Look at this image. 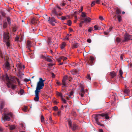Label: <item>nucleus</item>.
<instances>
[{"label": "nucleus", "instance_id": "obj_1", "mask_svg": "<svg viewBox=\"0 0 132 132\" xmlns=\"http://www.w3.org/2000/svg\"><path fill=\"white\" fill-rule=\"evenodd\" d=\"M61 11V8L59 6H56L55 7L52 11V14L56 16L58 18H59V16H61L62 14V13H59Z\"/></svg>", "mask_w": 132, "mask_h": 132}, {"label": "nucleus", "instance_id": "obj_2", "mask_svg": "<svg viewBox=\"0 0 132 132\" xmlns=\"http://www.w3.org/2000/svg\"><path fill=\"white\" fill-rule=\"evenodd\" d=\"M44 81L45 80H43L42 78H39V81L37 83L36 90L40 92V89H42L44 86Z\"/></svg>", "mask_w": 132, "mask_h": 132}, {"label": "nucleus", "instance_id": "obj_3", "mask_svg": "<svg viewBox=\"0 0 132 132\" xmlns=\"http://www.w3.org/2000/svg\"><path fill=\"white\" fill-rule=\"evenodd\" d=\"M2 115V122L3 123H4L5 121H9L10 120V117L12 116L11 113L6 114L4 112V115L3 114Z\"/></svg>", "mask_w": 132, "mask_h": 132}, {"label": "nucleus", "instance_id": "obj_4", "mask_svg": "<svg viewBox=\"0 0 132 132\" xmlns=\"http://www.w3.org/2000/svg\"><path fill=\"white\" fill-rule=\"evenodd\" d=\"M67 121L69 128L72 129V130H75L77 128V125L75 124H72L70 119H68L67 120Z\"/></svg>", "mask_w": 132, "mask_h": 132}, {"label": "nucleus", "instance_id": "obj_5", "mask_svg": "<svg viewBox=\"0 0 132 132\" xmlns=\"http://www.w3.org/2000/svg\"><path fill=\"white\" fill-rule=\"evenodd\" d=\"M17 80V82H18V83L19 84V85L20 84V81L19 80V79L18 78H16V79H13V78H11L10 79V80L11 82L12 86H14L15 87V88L14 89H13L12 88V87L11 86L10 87H8V88H11L13 90H14L16 88V85H14V84H16V81Z\"/></svg>", "mask_w": 132, "mask_h": 132}, {"label": "nucleus", "instance_id": "obj_6", "mask_svg": "<svg viewBox=\"0 0 132 132\" xmlns=\"http://www.w3.org/2000/svg\"><path fill=\"white\" fill-rule=\"evenodd\" d=\"M48 22L53 26L55 25V23H57V21L53 17H48Z\"/></svg>", "mask_w": 132, "mask_h": 132}, {"label": "nucleus", "instance_id": "obj_7", "mask_svg": "<svg viewBox=\"0 0 132 132\" xmlns=\"http://www.w3.org/2000/svg\"><path fill=\"white\" fill-rule=\"evenodd\" d=\"M6 80L7 81L6 85L8 87H10L12 86L13 89L15 88L14 86H12L11 82L10 79L9 77L7 75L5 76Z\"/></svg>", "mask_w": 132, "mask_h": 132}, {"label": "nucleus", "instance_id": "obj_8", "mask_svg": "<svg viewBox=\"0 0 132 132\" xmlns=\"http://www.w3.org/2000/svg\"><path fill=\"white\" fill-rule=\"evenodd\" d=\"M9 33L8 32H4L3 41L4 42L9 40Z\"/></svg>", "mask_w": 132, "mask_h": 132}, {"label": "nucleus", "instance_id": "obj_9", "mask_svg": "<svg viewBox=\"0 0 132 132\" xmlns=\"http://www.w3.org/2000/svg\"><path fill=\"white\" fill-rule=\"evenodd\" d=\"M132 39V36L131 35H129L128 34L126 33L125 34L124 37V39L123 40V42H125L128 41Z\"/></svg>", "mask_w": 132, "mask_h": 132}, {"label": "nucleus", "instance_id": "obj_10", "mask_svg": "<svg viewBox=\"0 0 132 132\" xmlns=\"http://www.w3.org/2000/svg\"><path fill=\"white\" fill-rule=\"evenodd\" d=\"M3 68L4 69L8 70L10 69V64L8 61H6L3 65Z\"/></svg>", "mask_w": 132, "mask_h": 132}, {"label": "nucleus", "instance_id": "obj_11", "mask_svg": "<svg viewBox=\"0 0 132 132\" xmlns=\"http://www.w3.org/2000/svg\"><path fill=\"white\" fill-rule=\"evenodd\" d=\"M68 79V77L67 76H65L63 77L62 80V84L63 85V87H65L66 86V85L68 84V82L67 81Z\"/></svg>", "mask_w": 132, "mask_h": 132}, {"label": "nucleus", "instance_id": "obj_12", "mask_svg": "<svg viewBox=\"0 0 132 132\" xmlns=\"http://www.w3.org/2000/svg\"><path fill=\"white\" fill-rule=\"evenodd\" d=\"M39 91H38L37 90L35 91V96L34 98V100L36 101H39Z\"/></svg>", "mask_w": 132, "mask_h": 132}, {"label": "nucleus", "instance_id": "obj_13", "mask_svg": "<svg viewBox=\"0 0 132 132\" xmlns=\"http://www.w3.org/2000/svg\"><path fill=\"white\" fill-rule=\"evenodd\" d=\"M16 66L18 69L19 71H20V70L22 69H24V65H23L21 64H18L16 65Z\"/></svg>", "mask_w": 132, "mask_h": 132}, {"label": "nucleus", "instance_id": "obj_14", "mask_svg": "<svg viewBox=\"0 0 132 132\" xmlns=\"http://www.w3.org/2000/svg\"><path fill=\"white\" fill-rule=\"evenodd\" d=\"M94 60V58L93 57L90 56V60L88 61V62L89 64L91 65H93V61Z\"/></svg>", "mask_w": 132, "mask_h": 132}, {"label": "nucleus", "instance_id": "obj_15", "mask_svg": "<svg viewBox=\"0 0 132 132\" xmlns=\"http://www.w3.org/2000/svg\"><path fill=\"white\" fill-rule=\"evenodd\" d=\"M31 46V43L29 41H28L27 42V48L30 51V48Z\"/></svg>", "mask_w": 132, "mask_h": 132}, {"label": "nucleus", "instance_id": "obj_16", "mask_svg": "<svg viewBox=\"0 0 132 132\" xmlns=\"http://www.w3.org/2000/svg\"><path fill=\"white\" fill-rule=\"evenodd\" d=\"M38 22L37 20L35 18H33L31 20V23L33 24L37 23Z\"/></svg>", "mask_w": 132, "mask_h": 132}, {"label": "nucleus", "instance_id": "obj_17", "mask_svg": "<svg viewBox=\"0 0 132 132\" xmlns=\"http://www.w3.org/2000/svg\"><path fill=\"white\" fill-rule=\"evenodd\" d=\"M101 116L100 114L97 115L96 117L95 118V119L96 122L97 124L98 125H100L99 123L100 122H99V119L100 118L99 116Z\"/></svg>", "mask_w": 132, "mask_h": 132}, {"label": "nucleus", "instance_id": "obj_18", "mask_svg": "<svg viewBox=\"0 0 132 132\" xmlns=\"http://www.w3.org/2000/svg\"><path fill=\"white\" fill-rule=\"evenodd\" d=\"M20 125L21 127V129H20V132H26L24 131H22V130H21V128H22L24 130H25V127L24 124L23 123H20Z\"/></svg>", "mask_w": 132, "mask_h": 132}, {"label": "nucleus", "instance_id": "obj_19", "mask_svg": "<svg viewBox=\"0 0 132 132\" xmlns=\"http://www.w3.org/2000/svg\"><path fill=\"white\" fill-rule=\"evenodd\" d=\"M85 93V91L83 88H82L81 89L79 94L82 97H83L84 94Z\"/></svg>", "mask_w": 132, "mask_h": 132}, {"label": "nucleus", "instance_id": "obj_20", "mask_svg": "<svg viewBox=\"0 0 132 132\" xmlns=\"http://www.w3.org/2000/svg\"><path fill=\"white\" fill-rule=\"evenodd\" d=\"M100 115L102 117L105 116V119H108L109 118V117L108 116V114L107 113H104L103 114H100Z\"/></svg>", "mask_w": 132, "mask_h": 132}, {"label": "nucleus", "instance_id": "obj_21", "mask_svg": "<svg viewBox=\"0 0 132 132\" xmlns=\"http://www.w3.org/2000/svg\"><path fill=\"white\" fill-rule=\"evenodd\" d=\"M111 76L112 78H113L116 76V72L114 71H113L110 73Z\"/></svg>", "mask_w": 132, "mask_h": 132}, {"label": "nucleus", "instance_id": "obj_22", "mask_svg": "<svg viewBox=\"0 0 132 132\" xmlns=\"http://www.w3.org/2000/svg\"><path fill=\"white\" fill-rule=\"evenodd\" d=\"M4 105V102L3 101H1L0 104V108L1 110H2L3 108Z\"/></svg>", "mask_w": 132, "mask_h": 132}, {"label": "nucleus", "instance_id": "obj_23", "mask_svg": "<svg viewBox=\"0 0 132 132\" xmlns=\"http://www.w3.org/2000/svg\"><path fill=\"white\" fill-rule=\"evenodd\" d=\"M112 28L111 27H110L109 30H108L107 31L104 32V34L105 35H108L109 32L112 29Z\"/></svg>", "mask_w": 132, "mask_h": 132}, {"label": "nucleus", "instance_id": "obj_24", "mask_svg": "<svg viewBox=\"0 0 132 132\" xmlns=\"http://www.w3.org/2000/svg\"><path fill=\"white\" fill-rule=\"evenodd\" d=\"M6 127H9L10 128V129L11 130H12L14 129L15 128V127L14 126H10L9 125H8L7 126H6Z\"/></svg>", "mask_w": 132, "mask_h": 132}, {"label": "nucleus", "instance_id": "obj_25", "mask_svg": "<svg viewBox=\"0 0 132 132\" xmlns=\"http://www.w3.org/2000/svg\"><path fill=\"white\" fill-rule=\"evenodd\" d=\"M66 45V43L65 42H63L61 45V49H63Z\"/></svg>", "mask_w": 132, "mask_h": 132}, {"label": "nucleus", "instance_id": "obj_26", "mask_svg": "<svg viewBox=\"0 0 132 132\" xmlns=\"http://www.w3.org/2000/svg\"><path fill=\"white\" fill-rule=\"evenodd\" d=\"M52 41L51 40V38L49 37L48 38V45L51 44L52 43Z\"/></svg>", "mask_w": 132, "mask_h": 132}, {"label": "nucleus", "instance_id": "obj_27", "mask_svg": "<svg viewBox=\"0 0 132 132\" xmlns=\"http://www.w3.org/2000/svg\"><path fill=\"white\" fill-rule=\"evenodd\" d=\"M59 19H61L62 20H64L67 19V17L66 16H62L60 18H59Z\"/></svg>", "mask_w": 132, "mask_h": 132}, {"label": "nucleus", "instance_id": "obj_28", "mask_svg": "<svg viewBox=\"0 0 132 132\" xmlns=\"http://www.w3.org/2000/svg\"><path fill=\"white\" fill-rule=\"evenodd\" d=\"M46 60L48 61V62H53V61L52 60L51 58H46Z\"/></svg>", "mask_w": 132, "mask_h": 132}, {"label": "nucleus", "instance_id": "obj_29", "mask_svg": "<svg viewBox=\"0 0 132 132\" xmlns=\"http://www.w3.org/2000/svg\"><path fill=\"white\" fill-rule=\"evenodd\" d=\"M86 13L83 12H82L81 13V16L83 18L86 17Z\"/></svg>", "mask_w": 132, "mask_h": 132}, {"label": "nucleus", "instance_id": "obj_30", "mask_svg": "<svg viewBox=\"0 0 132 132\" xmlns=\"http://www.w3.org/2000/svg\"><path fill=\"white\" fill-rule=\"evenodd\" d=\"M117 18L118 20V21L120 22L121 20V17L120 15H118L117 16Z\"/></svg>", "mask_w": 132, "mask_h": 132}, {"label": "nucleus", "instance_id": "obj_31", "mask_svg": "<svg viewBox=\"0 0 132 132\" xmlns=\"http://www.w3.org/2000/svg\"><path fill=\"white\" fill-rule=\"evenodd\" d=\"M7 25V23L6 22H5L3 24V27L4 28H6Z\"/></svg>", "mask_w": 132, "mask_h": 132}, {"label": "nucleus", "instance_id": "obj_32", "mask_svg": "<svg viewBox=\"0 0 132 132\" xmlns=\"http://www.w3.org/2000/svg\"><path fill=\"white\" fill-rule=\"evenodd\" d=\"M129 92V90L127 89H125L124 90V93L127 95L128 94Z\"/></svg>", "mask_w": 132, "mask_h": 132}, {"label": "nucleus", "instance_id": "obj_33", "mask_svg": "<svg viewBox=\"0 0 132 132\" xmlns=\"http://www.w3.org/2000/svg\"><path fill=\"white\" fill-rule=\"evenodd\" d=\"M7 20L9 24L10 25L11 24V20L10 18L9 17H7Z\"/></svg>", "mask_w": 132, "mask_h": 132}, {"label": "nucleus", "instance_id": "obj_34", "mask_svg": "<svg viewBox=\"0 0 132 132\" xmlns=\"http://www.w3.org/2000/svg\"><path fill=\"white\" fill-rule=\"evenodd\" d=\"M95 29L96 30H98L100 29V28L97 25H95L94 27Z\"/></svg>", "mask_w": 132, "mask_h": 132}, {"label": "nucleus", "instance_id": "obj_35", "mask_svg": "<svg viewBox=\"0 0 132 132\" xmlns=\"http://www.w3.org/2000/svg\"><path fill=\"white\" fill-rule=\"evenodd\" d=\"M24 90L22 89H21L19 91V93L20 95H22L24 93Z\"/></svg>", "mask_w": 132, "mask_h": 132}, {"label": "nucleus", "instance_id": "obj_36", "mask_svg": "<svg viewBox=\"0 0 132 132\" xmlns=\"http://www.w3.org/2000/svg\"><path fill=\"white\" fill-rule=\"evenodd\" d=\"M72 23L71 21L70 20H68L67 21V24L69 26H70Z\"/></svg>", "mask_w": 132, "mask_h": 132}, {"label": "nucleus", "instance_id": "obj_37", "mask_svg": "<svg viewBox=\"0 0 132 132\" xmlns=\"http://www.w3.org/2000/svg\"><path fill=\"white\" fill-rule=\"evenodd\" d=\"M84 23V22L83 21H81L80 23L79 24V27H81L82 26V24H83Z\"/></svg>", "mask_w": 132, "mask_h": 132}, {"label": "nucleus", "instance_id": "obj_38", "mask_svg": "<svg viewBox=\"0 0 132 132\" xmlns=\"http://www.w3.org/2000/svg\"><path fill=\"white\" fill-rule=\"evenodd\" d=\"M6 46L8 47H10V44L9 42V40L6 41Z\"/></svg>", "mask_w": 132, "mask_h": 132}, {"label": "nucleus", "instance_id": "obj_39", "mask_svg": "<svg viewBox=\"0 0 132 132\" xmlns=\"http://www.w3.org/2000/svg\"><path fill=\"white\" fill-rule=\"evenodd\" d=\"M44 118L43 116L42 115L41 118V122H43L44 121Z\"/></svg>", "mask_w": 132, "mask_h": 132}, {"label": "nucleus", "instance_id": "obj_40", "mask_svg": "<svg viewBox=\"0 0 132 132\" xmlns=\"http://www.w3.org/2000/svg\"><path fill=\"white\" fill-rule=\"evenodd\" d=\"M73 94V92L72 91H71L70 92V94L69 95L68 94V96H69V98H72V97H71V96Z\"/></svg>", "mask_w": 132, "mask_h": 132}, {"label": "nucleus", "instance_id": "obj_41", "mask_svg": "<svg viewBox=\"0 0 132 132\" xmlns=\"http://www.w3.org/2000/svg\"><path fill=\"white\" fill-rule=\"evenodd\" d=\"M56 94L57 96H61V98L62 97V94L61 93H60L59 92H57Z\"/></svg>", "mask_w": 132, "mask_h": 132}, {"label": "nucleus", "instance_id": "obj_42", "mask_svg": "<svg viewBox=\"0 0 132 132\" xmlns=\"http://www.w3.org/2000/svg\"><path fill=\"white\" fill-rule=\"evenodd\" d=\"M61 99L62 100L63 102L64 103H66L67 101L66 100L64 99L62 97L61 98Z\"/></svg>", "mask_w": 132, "mask_h": 132}, {"label": "nucleus", "instance_id": "obj_43", "mask_svg": "<svg viewBox=\"0 0 132 132\" xmlns=\"http://www.w3.org/2000/svg\"><path fill=\"white\" fill-rule=\"evenodd\" d=\"M123 72L121 69H120L119 71V74L121 76H122V75Z\"/></svg>", "mask_w": 132, "mask_h": 132}, {"label": "nucleus", "instance_id": "obj_44", "mask_svg": "<svg viewBox=\"0 0 132 132\" xmlns=\"http://www.w3.org/2000/svg\"><path fill=\"white\" fill-rule=\"evenodd\" d=\"M78 44H74L73 45V47L75 48H77L78 47Z\"/></svg>", "mask_w": 132, "mask_h": 132}, {"label": "nucleus", "instance_id": "obj_45", "mask_svg": "<svg viewBox=\"0 0 132 132\" xmlns=\"http://www.w3.org/2000/svg\"><path fill=\"white\" fill-rule=\"evenodd\" d=\"M53 109L54 110H58V108L56 106H55L53 108Z\"/></svg>", "mask_w": 132, "mask_h": 132}, {"label": "nucleus", "instance_id": "obj_46", "mask_svg": "<svg viewBox=\"0 0 132 132\" xmlns=\"http://www.w3.org/2000/svg\"><path fill=\"white\" fill-rule=\"evenodd\" d=\"M69 35V34H67V36L65 37V39L67 40H69V36L68 35Z\"/></svg>", "mask_w": 132, "mask_h": 132}, {"label": "nucleus", "instance_id": "obj_47", "mask_svg": "<svg viewBox=\"0 0 132 132\" xmlns=\"http://www.w3.org/2000/svg\"><path fill=\"white\" fill-rule=\"evenodd\" d=\"M120 12V11L119 10L117 9L116 10V13L117 14H118V15H119Z\"/></svg>", "mask_w": 132, "mask_h": 132}, {"label": "nucleus", "instance_id": "obj_48", "mask_svg": "<svg viewBox=\"0 0 132 132\" xmlns=\"http://www.w3.org/2000/svg\"><path fill=\"white\" fill-rule=\"evenodd\" d=\"M116 41L118 42H119L121 41V40L119 38L117 37L116 39Z\"/></svg>", "mask_w": 132, "mask_h": 132}, {"label": "nucleus", "instance_id": "obj_49", "mask_svg": "<svg viewBox=\"0 0 132 132\" xmlns=\"http://www.w3.org/2000/svg\"><path fill=\"white\" fill-rule=\"evenodd\" d=\"M27 106H25L23 109V111H24L26 112V111H27Z\"/></svg>", "mask_w": 132, "mask_h": 132}, {"label": "nucleus", "instance_id": "obj_50", "mask_svg": "<svg viewBox=\"0 0 132 132\" xmlns=\"http://www.w3.org/2000/svg\"><path fill=\"white\" fill-rule=\"evenodd\" d=\"M86 78L90 80L91 79V78H90V75H87V76L86 77Z\"/></svg>", "mask_w": 132, "mask_h": 132}, {"label": "nucleus", "instance_id": "obj_51", "mask_svg": "<svg viewBox=\"0 0 132 132\" xmlns=\"http://www.w3.org/2000/svg\"><path fill=\"white\" fill-rule=\"evenodd\" d=\"M95 2L94 1L92 2L91 5V6H93L94 5H95Z\"/></svg>", "mask_w": 132, "mask_h": 132}, {"label": "nucleus", "instance_id": "obj_52", "mask_svg": "<svg viewBox=\"0 0 132 132\" xmlns=\"http://www.w3.org/2000/svg\"><path fill=\"white\" fill-rule=\"evenodd\" d=\"M83 10V7L82 6H81V7L79 11V13L81 12Z\"/></svg>", "mask_w": 132, "mask_h": 132}, {"label": "nucleus", "instance_id": "obj_53", "mask_svg": "<svg viewBox=\"0 0 132 132\" xmlns=\"http://www.w3.org/2000/svg\"><path fill=\"white\" fill-rule=\"evenodd\" d=\"M54 65H55V64H52V63H50L48 64V65L49 67H52Z\"/></svg>", "mask_w": 132, "mask_h": 132}, {"label": "nucleus", "instance_id": "obj_54", "mask_svg": "<svg viewBox=\"0 0 132 132\" xmlns=\"http://www.w3.org/2000/svg\"><path fill=\"white\" fill-rule=\"evenodd\" d=\"M87 18V21L89 22H90L91 20V19L89 17H88Z\"/></svg>", "mask_w": 132, "mask_h": 132}, {"label": "nucleus", "instance_id": "obj_55", "mask_svg": "<svg viewBox=\"0 0 132 132\" xmlns=\"http://www.w3.org/2000/svg\"><path fill=\"white\" fill-rule=\"evenodd\" d=\"M99 18L101 20H104L103 17L102 16H100L99 17Z\"/></svg>", "mask_w": 132, "mask_h": 132}, {"label": "nucleus", "instance_id": "obj_56", "mask_svg": "<svg viewBox=\"0 0 132 132\" xmlns=\"http://www.w3.org/2000/svg\"><path fill=\"white\" fill-rule=\"evenodd\" d=\"M19 37L18 36H16L15 38V40L16 41H18L19 40Z\"/></svg>", "mask_w": 132, "mask_h": 132}, {"label": "nucleus", "instance_id": "obj_57", "mask_svg": "<svg viewBox=\"0 0 132 132\" xmlns=\"http://www.w3.org/2000/svg\"><path fill=\"white\" fill-rule=\"evenodd\" d=\"M49 120L50 121V122H52V118L51 116H50L49 117Z\"/></svg>", "mask_w": 132, "mask_h": 132}, {"label": "nucleus", "instance_id": "obj_58", "mask_svg": "<svg viewBox=\"0 0 132 132\" xmlns=\"http://www.w3.org/2000/svg\"><path fill=\"white\" fill-rule=\"evenodd\" d=\"M93 28H90L88 29V31L89 32H91V31L92 30Z\"/></svg>", "mask_w": 132, "mask_h": 132}, {"label": "nucleus", "instance_id": "obj_59", "mask_svg": "<svg viewBox=\"0 0 132 132\" xmlns=\"http://www.w3.org/2000/svg\"><path fill=\"white\" fill-rule=\"evenodd\" d=\"M61 57L62 58V59L63 60V61H64V60H65L66 59H67V58L65 57H64V56H62Z\"/></svg>", "mask_w": 132, "mask_h": 132}, {"label": "nucleus", "instance_id": "obj_60", "mask_svg": "<svg viewBox=\"0 0 132 132\" xmlns=\"http://www.w3.org/2000/svg\"><path fill=\"white\" fill-rule=\"evenodd\" d=\"M123 57V54H121L120 55V59L121 60H122Z\"/></svg>", "mask_w": 132, "mask_h": 132}, {"label": "nucleus", "instance_id": "obj_61", "mask_svg": "<svg viewBox=\"0 0 132 132\" xmlns=\"http://www.w3.org/2000/svg\"><path fill=\"white\" fill-rule=\"evenodd\" d=\"M62 58L61 57H60V58H58L57 59V61L59 62H60L61 61V60H62Z\"/></svg>", "mask_w": 132, "mask_h": 132}, {"label": "nucleus", "instance_id": "obj_62", "mask_svg": "<svg viewBox=\"0 0 132 132\" xmlns=\"http://www.w3.org/2000/svg\"><path fill=\"white\" fill-rule=\"evenodd\" d=\"M87 42L89 43H90L91 42V40L90 39H88L87 40Z\"/></svg>", "mask_w": 132, "mask_h": 132}, {"label": "nucleus", "instance_id": "obj_63", "mask_svg": "<svg viewBox=\"0 0 132 132\" xmlns=\"http://www.w3.org/2000/svg\"><path fill=\"white\" fill-rule=\"evenodd\" d=\"M87 18H85L84 20L83 21L84 22H86L87 21Z\"/></svg>", "mask_w": 132, "mask_h": 132}, {"label": "nucleus", "instance_id": "obj_64", "mask_svg": "<svg viewBox=\"0 0 132 132\" xmlns=\"http://www.w3.org/2000/svg\"><path fill=\"white\" fill-rule=\"evenodd\" d=\"M1 14L2 15V16L3 17L4 16H5V13H4V12H2L1 13Z\"/></svg>", "mask_w": 132, "mask_h": 132}]
</instances>
